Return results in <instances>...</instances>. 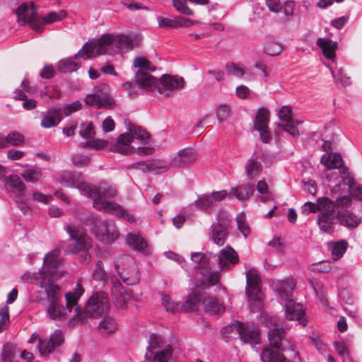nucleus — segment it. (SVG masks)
I'll use <instances>...</instances> for the list:
<instances>
[{
  "instance_id": "1",
  "label": "nucleus",
  "mask_w": 362,
  "mask_h": 362,
  "mask_svg": "<svg viewBox=\"0 0 362 362\" xmlns=\"http://www.w3.org/2000/svg\"><path fill=\"white\" fill-rule=\"evenodd\" d=\"M59 182L65 187L77 188L81 194L91 198L93 200V206L97 210L112 214L131 223L136 221L135 217L121 205L109 200L117 194L112 187L107 186L100 189L92 187L83 180L81 174L69 172L62 173Z\"/></svg>"
},
{
  "instance_id": "2",
  "label": "nucleus",
  "mask_w": 362,
  "mask_h": 362,
  "mask_svg": "<svg viewBox=\"0 0 362 362\" xmlns=\"http://www.w3.org/2000/svg\"><path fill=\"white\" fill-rule=\"evenodd\" d=\"M21 280L28 284H35L40 288L36 292L35 300L42 305L62 299V289L52 281V277L42 273L26 272L21 276Z\"/></svg>"
},
{
  "instance_id": "3",
  "label": "nucleus",
  "mask_w": 362,
  "mask_h": 362,
  "mask_svg": "<svg viewBox=\"0 0 362 362\" xmlns=\"http://www.w3.org/2000/svg\"><path fill=\"white\" fill-rule=\"evenodd\" d=\"M109 307V301L105 293H95L87 301L83 308H81L78 302L75 308V314L69 319L70 325L83 324L89 319L96 318L101 315Z\"/></svg>"
},
{
  "instance_id": "4",
  "label": "nucleus",
  "mask_w": 362,
  "mask_h": 362,
  "mask_svg": "<svg viewBox=\"0 0 362 362\" xmlns=\"http://www.w3.org/2000/svg\"><path fill=\"white\" fill-rule=\"evenodd\" d=\"M84 290L80 284H77L73 291L67 292L65 294L66 305L61 303L62 299L54 300L47 304L46 308L47 315L53 320L64 321L67 319L69 314L77 305L80 298L83 294Z\"/></svg>"
},
{
  "instance_id": "5",
  "label": "nucleus",
  "mask_w": 362,
  "mask_h": 362,
  "mask_svg": "<svg viewBox=\"0 0 362 362\" xmlns=\"http://www.w3.org/2000/svg\"><path fill=\"white\" fill-rule=\"evenodd\" d=\"M115 47L114 33L103 35L99 39H93L86 42L82 48L75 54V57H81L83 59L101 54L112 55V49Z\"/></svg>"
},
{
  "instance_id": "6",
  "label": "nucleus",
  "mask_w": 362,
  "mask_h": 362,
  "mask_svg": "<svg viewBox=\"0 0 362 362\" xmlns=\"http://www.w3.org/2000/svg\"><path fill=\"white\" fill-rule=\"evenodd\" d=\"M191 260L195 263L194 267L197 272L202 275V280L197 284L199 288L206 289L218 284L219 273L211 270L209 259L205 254L193 252L191 255Z\"/></svg>"
},
{
  "instance_id": "7",
  "label": "nucleus",
  "mask_w": 362,
  "mask_h": 362,
  "mask_svg": "<svg viewBox=\"0 0 362 362\" xmlns=\"http://www.w3.org/2000/svg\"><path fill=\"white\" fill-rule=\"evenodd\" d=\"M134 66L139 68L135 74L136 84L146 91H151L158 87V81L148 71H153L156 69L148 59L138 57L134 60Z\"/></svg>"
},
{
  "instance_id": "8",
  "label": "nucleus",
  "mask_w": 362,
  "mask_h": 362,
  "mask_svg": "<svg viewBox=\"0 0 362 362\" xmlns=\"http://www.w3.org/2000/svg\"><path fill=\"white\" fill-rule=\"evenodd\" d=\"M172 356V348L164 346L160 336L151 334L145 358L150 362H167Z\"/></svg>"
},
{
  "instance_id": "9",
  "label": "nucleus",
  "mask_w": 362,
  "mask_h": 362,
  "mask_svg": "<svg viewBox=\"0 0 362 362\" xmlns=\"http://www.w3.org/2000/svg\"><path fill=\"white\" fill-rule=\"evenodd\" d=\"M65 230L72 240L67 247V253L76 255L81 251H88L92 247L90 238L82 228L76 226L66 225Z\"/></svg>"
},
{
  "instance_id": "10",
  "label": "nucleus",
  "mask_w": 362,
  "mask_h": 362,
  "mask_svg": "<svg viewBox=\"0 0 362 362\" xmlns=\"http://www.w3.org/2000/svg\"><path fill=\"white\" fill-rule=\"evenodd\" d=\"M61 251L55 249L49 252L44 257L43 265L37 273H42L45 276L58 279L62 276L64 271L62 269V261L60 258Z\"/></svg>"
},
{
  "instance_id": "11",
  "label": "nucleus",
  "mask_w": 362,
  "mask_h": 362,
  "mask_svg": "<svg viewBox=\"0 0 362 362\" xmlns=\"http://www.w3.org/2000/svg\"><path fill=\"white\" fill-rule=\"evenodd\" d=\"M115 269L122 281L128 284H136L139 280V272L134 260L128 256L119 257L115 262Z\"/></svg>"
},
{
  "instance_id": "12",
  "label": "nucleus",
  "mask_w": 362,
  "mask_h": 362,
  "mask_svg": "<svg viewBox=\"0 0 362 362\" xmlns=\"http://www.w3.org/2000/svg\"><path fill=\"white\" fill-rule=\"evenodd\" d=\"M90 231L99 241L105 244H110L119 237L115 224L105 220L96 221Z\"/></svg>"
},
{
  "instance_id": "13",
  "label": "nucleus",
  "mask_w": 362,
  "mask_h": 362,
  "mask_svg": "<svg viewBox=\"0 0 362 362\" xmlns=\"http://www.w3.org/2000/svg\"><path fill=\"white\" fill-rule=\"evenodd\" d=\"M16 13L21 25L28 23L33 30H40L39 16L37 15L36 7L33 1L20 5L16 9Z\"/></svg>"
},
{
  "instance_id": "14",
  "label": "nucleus",
  "mask_w": 362,
  "mask_h": 362,
  "mask_svg": "<svg viewBox=\"0 0 362 362\" xmlns=\"http://www.w3.org/2000/svg\"><path fill=\"white\" fill-rule=\"evenodd\" d=\"M84 100L87 105L97 108L109 107L114 103L109 88L105 85L96 87L94 93L88 94Z\"/></svg>"
},
{
  "instance_id": "15",
  "label": "nucleus",
  "mask_w": 362,
  "mask_h": 362,
  "mask_svg": "<svg viewBox=\"0 0 362 362\" xmlns=\"http://www.w3.org/2000/svg\"><path fill=\"white\" fill-rule=\"evenodd\" d=\"M37 339L38 340L37 349L40 354L43 356H47L51 354L56 347L62 344L64 338L62 332L58 329L54 332L49 341L38 338L36 334H33L28 340V342L33 343Z\"/></svg>"
},
{
  "instance_id": "16",
  "label": "nucleus",
  "mask_w": 362,
  "mask_h": 362,
  "mask_svg": "<svg viewBox=\"0 0 362 362\" xmlns=\"http://www.w3.org/2000/svg\"><path fill=\"white\" fill-rule=\"evenodd\" d=\"M225 212L221 213L218 221L214 223L210 228L209 236L211 240L216 245L221 246L225 243L228 236V223Z\"/></svg>"
},
{
  "instance_id": "17",
  "label": "nucleus",
  "mask_w": 362,
  "mask_h": 362,
  "mask_svg": "<svg viewBox=\"0 0 362 362\" xmlns=\"http://www.w3.org/2000/svg\"><path fill=\"white\" fill-rule=\"evenodd\" d=\"M185 81L180 76L163 75L159 83H158V91L165 96H170L174 91L184 88Z\"/></svg>"
},
{
  "instance_id": "18",
  "label": "nucleus",
  "mask_w": 362,
  "mask_h": 362,
  "mask_svg": "<svg viewBox=\"0 0 362 362\" xmlns=\"http://www.w3.org/2000/svg\"><path fill=\"white\" fill-rule=\"evenodd\" d=\"M269 115V110L262 108L257 111L254 120V129L259 132L264 143H269L272 139V133L268 127Z\"/></svg>"
},
{
  "instance_id": "19",
  "label": "nucleus",
  "mask_w": 362,
  "mask_h": 362,
  "mask_svg": "<svg viewBox=\"0 0 362 362\" xmlns=\"http://www.w3.org/2000/svg\"><path fill=\"white\" fill-rule=\"evenodd\" d=\"M269 115V110L262 108L257 111L254 120V129L259 132L264 143H269L272 139V133L268 127Z\"/></svg>"
},
{
  "instance_id": "20",
  "label": "nucleus",
  "mask_w": 362,
  "mask_h": 362,
  "mask_svg": "<svg viewBox=\"0 0 362 362\" xmlns=\"http://www.w3.org/2000/svg\"><path fill=\"white\" fill-rule=\"evenodd\" d=\"M295 283L292 279L277 281L273 287L277 299L281 305L293 300V292L295 288Z\"/></svg>"
},
{
  "instance_id": "21",
  "label": "nucleus",
  "mask_w": 362,
  "mask_h": 362,
  "mask_svg": "<svg viewBox=\"0 0 362 362\" xmlns=\"http://www.w3.org/2000/svg\"><path fill=\"white\" fill-rule=\"evenodd\" d=\"M133 141V136L124 132L117 136L116 142L110 145V150L122 155H131L135 152V148L131 145Z\"/></svg>"
},
{
  "instance_id": "22",
  "label": "nucleus",
  "mask_w": 362,
  "mask_h": 362,
  "mask_svg": "<svg viewBox=\"0 0 362 362\" xmlns=\"http://www.w3.org/2000/svg\"><path fill=\"white\" fill-rule=\"evenodd\" d=\"M327 210H322L317 217V224L320 230L323 233H329L333 230L335 219V206L331 200L328 202Z\"/></svg>"
},
{
  "instance_id": "23",
  "label": "nucleus",
  "mask_w": 362,
  "mask_h": 362,
  "mask_svg": "<svg viewBox=\"0 0 362 362\" xmlns=\"http://www.w3.org/2000/svg\"><path fill=\"white\" fill-rule=\"evenodd\" d=\"M320 163L325 167V170L322 173V176L330 180L329 170L341 168L344 165V160L339 153L330 151L322 155Z\"/></svg>"
},
{
  "instance_id": "24",
  "label": "nucleus",
  "mask_w": 362,
  "mask_h": 362,
  "mask_svg": "<svg viewBox=\"0 0 362 362\" xmlns=\"http://www.w3.org/2000/svg\"><path fill=\"white\" fill-rule=\"evenodd\" d=\"M111 290L114 305L117 308H124L130 300V294L124 288L121 282L117 279H112Z\"/></svg>"
},
{
  "instance_id": "25",
  "label": "nucleus",
  "mask_w": 362,
  "mask_h": 362,
  "mask_svg": "<svg viewBox=\"0 0 362 362\" xmlns=\"http://www.w3.org/2000/svg\"><path fill=\"white\" fill-rule=\"evenodd\" d=\"M283 305L285 311L284 316L287 320H297L303 326L307 325V320L303 317L305 309L302 305L292 300Z\"/></svg>"
},
{
  "instance_id": "26",
  "label": "nucleus",
  "mask_w": 362,
  "mask_h": 362,
  "mask_svg": "<svg viewBox=\"0 0 362 362\" xmlns=\"http://www.w3.org/2000/svg\"><path fill=\"white\" fill-rule=\"evenodd\" d=\"M197 158L195 151L192 148L180 150L170 158L172 168H183L193 163Z\"/></svg>"
},
{
  "instance_id": "27",
  "label": "nucleus",
  "mask_w": 362,
  "mask_h": 362,
  "mask_svg": "<svg viewBox=\"0 0 362 362\" xmlns=\"http://www.w3.org/2000/svg\"><path fill=\"white\" fill-rule=\"evenodd\" d=\"M218 265L221 270H228L238 262L237 252L230 246L223 248L217 255Z\"/></svg>"
},
{
  "instance_id": "28",
  "label": "nucleus",
  "mask_w": 362,
  "mask_h": 362,
  "mask_svg": "<svg viewBox=\"0 0 362 362\" xmlns=\"http://www.w3.org/2000/svg\"><path fill=\"white\" fill-rule=\"evenodd\" d=\"M235 327L243 341L245 343H258L259 332L257 329L240 322H235Z\"/></svg>"
},
{
  "instance_id": "29",
  "label": "nucleus",
  "mask_w": 362,
  "mask_h": 362,
  "mask_svg": "<svg viewBox=\"0 0 362 362\" xmlns=\"http://www.w3.org/2000/svg\"><path fill=\"white\" fill-rule=\"evenodd\" d=\"M62 119V108L54 107L49 109L47 111L42 112L41 126L45 129L56 127L61 122Z\"/></svg>"
},
{
  "instance_id": "30",
  "label": "nucleus",
  "mask_w": 362,
  "mask_h": 362,
  "mask_svg": "<svg viewBox=\"0 0 362 362\" xmlns=\"http://www.w3.org/2000/svg\"><path fill=\"white\" fill-rule=\"evenodd\" d=\"M260 277L257 271L251 269L246 273V293L249 297L257 296L260 292Z\"/></svg>"
},
{
  "instance_id": "31",
  "label": "nucleus",
  "mask_w": 362,
  "mask_h": 362,
  "mask_svg": "<svg viewBox=\"0 0 362 362\" xmlns=\"http://www.w3.org/2000/svg\"><path fill=\"white\" fill-rule=\"evenodd\" d=\"M331 200L327 197H321L317 200V202H307L301 206V213L309 214L310 213L321 212L322 210H327L328 202Z\"/></svg>"
},
{
  "instance_id": "32",
  "label": "nucleus",
  "mask_w": 362,
  "mask_h": 362,
  "mask_svg": "<svg viewBox=\"0 0 362 362\" xmlns=\"http://www.w3.org/2000/svg\"><path fill=\"white\" fill-rule=\"evenodd\" d=\"M317 45L322 49L324 56L330 60H334L337 42L328 38L320 37L317 40Z\"/></svg>"
},
{
  "instance_id": "33",
  "label": "nucleus",
  "mask_w": 362,
  "mask_h": 362,
  "mask_svg": "<svg viewBox=\"0 0 362 362\" xmlns=\"http://www.w3.org/2000/svg\"><path fill=\"white\" fill-rule=\"evenodd\" d=\"M115 48L117 52H125L132 49L134 45V37L130 35L114 34Z\"/></svg>"
},
{
  "instance_id": "34",
  "label": "nucleus",
  "mask_w": 362,
  "mask_h": 362,
  "mask_svg": "<svg viewBox=\"0 0 362 362\" xmlns=\"http://www.w3.org/2000/svg\"><path fill=\"white\" fill-rule=\"evenodd\" d=\"M187 1L202 6L209 3V0H172V4L177 12L187 16H193L194 11L188 6Z\"/></svg>"
},
{
  "instance_id": "35",
  "label": "nucleus",
  "mask_w": 362,
  "mask_h": 362,
  "mask_svg": "<svg viewBox=\"0 0 362 362\" xmlns=\"http://www.w3.org/2000/svg\"><path fill=\"white\" fill-rule=\"evenodd\" d=\"M126 240L129 247L134 250L148 254L150 252L147 242L139 235L129 233L126 237Z\"/></svg>"
},
{
  "instance_id": "36",
  "label": "nucleus",
  "mask_w": 362,
  "mask_h": 362,
  "mask_svg": "<svg viewBox=\"0 0 362 362\" xmlns=\"http://www.w3.org/2000/svg\"><path fill=\"white\" fill-rule=\"evenodd\" d=\"M262 161L261 155H254L247 160L245 168L249 179H252L260 173L262 169Z\"/></svg>"
},
{
  "instance_id": "37",
  "label": "nucleus",
  "mask_w": 362,
  "mask_h": 362,
  "mask_svg": "<svg viewBox=\"0 0 362 362\" xmlns=\"http://www.w3.org/2000/svg\"><path fill=\"white\" fill-rule=\"evenodd\" d=\"M67 16V13L64 10H60L59 11L49 12L42 17H39V23L41 25L40 30H36L37 33H41L45 29V25H50L56 22L61 21L65 18Z\"/></svg>"
},
{
  "instance_id": "38",
  "label": "nucleus",
  "mask_w": 362,
  "mask_h": 362,
  "mask_svg": "<svg viewBox=\"0 0 362 362\" xmlns=\"http://www.w3.org/2000/svg\"><path fill=\"white\" fill-rule=\"evenodd\" d=\"M337 216L341 225L349 228L357 227L361 222L360 217L348 211L339 210Z\"/></svg>"
},
{
  "instance_id": "39",
  "label": "nucleus",
  "mask_w": 362,
  "mask_h": 362,
  "mask_svg": "<svg viewBox=\"0 0 362 362\" xmlns=\"http://www.w3.org/2000/svg\"><path fill=\"white\" fill-rule=\"evenodd\" d=\"M255 192L252 185H248L245 187L238 185L232 187L228 192V197L236 198L239 201H245L249 198Z\"/></svg>"
},
{
  "instance_id": "40",
  "label": "nucleus",
  "mask_w": 362,
  "mask_h": 362,
  "mask_svg": "<svg viewBox=\"0 0 362 362\" xmlns=\"http://www.w3.org/2000/svg\"><path fill=\"white\" fill-rule=\"evenodd\" d=\"M202 305L205 312L210 315L220 314L224 311L223 305L213 297H203Z\"/></svg>"
},
{
  "instance_id": "41",
  "label": "nucleus",
  "mask_w": 362,
  "mask_h": 362,
  "mask_svg": "<svg viewBox=\"0 0 362 362\" xmlns=\"http://www.w3.org/2000/svg\"><path fill=\"white\" fill-rule=\"evenodd\" d=\"M284 330L282 328H274L270 329L268 332V339L272 346L274 347L281 349V346L284 341ZM284 350V348L282 349Z\"/></svg>"
},
{
  "instance_id": "42",
  "label": "nucleus",
  "mask_w": 362,
  "mask_h": 362,
  "mask_svg": "<svg viewBox=\"0 0 362 362\" xmlns=\"http://www.w3.org/2000/svg\"><path fill=\"white\" fill-rule=\"evenodd\" d=\"M81 58V57H73L62 59L57 64V69L63 73H68L76 71L80 67V64L75 62L74 59Z\"/></svg>"
},
{
  "instance_id": "43",
  "label": "nucleus",
  "mask_w": 362,
  "mask_h": 362,
  "mask_svg": "<svg viewBox=\"0 0 362 362\" xmlns=\"http://www.w3.org/2000/svg\"><path fill=\"white\" fill-rule=\"evenodd\" d=\"M127 133H129V135H132L134 139L138 140L144 141L149 139L150 135L148 132H146L144 129H143L141 127L136 126L130 122L127 123Z\"/></svg>"
},
{
  "instance_id": "44",
  "label": "nucleus",
  "mask_w": 362,
  "mask_h": 362,
  "mask_svg": "<svg viewBox=\"0 0 362 362\" xmlns=\"http://www.w3.org/2000/svg\"><path fill=\"white\" fill-rule=\"evenodd\" d=\"M339 170L344 185H346L349 193L353 194V192L356 189V187H359L360 186H357L356 185L354 178L351 176L346 167L343 166Z\"/></svg>"
},
{
  "instance_id": "45",
  "label": "nucleus",
  "mask_w": 362,
  "mask_h": 362,
  "mask_svg": "<svg viewBox=\"0 0 362 362\" xmlns=\"http://www.w3.org/2000/svg\"><path fill=\"white\" fill-rule=\"evenodd\" d=\"M347 245L348 244L345 240L331 243L329 248L332 252V259L334 260L340 259L346 252Z\"/></svg>"
},
{
  "instance_id": "46",
  "label": "nucleus",
  "mask_w": 362,
  "mask_h": 362,
  "mask_svg": "<svg viewBox=\"0 0 362 362\" xmlns=\"http://www.w3.org/2000/svg\"><path fill=\"white\" fill-rule=\"evenodd\" d=\"M225 69L229 75L236 78H243L246 74L245 66L238 63L228 62L226 64Z\"/></svg>"
},
{
  "instance_id": "47",
  "label": "nucleus",
  "mask_w": 362,
  "mask_h": 362,
  "mask_svg": "<svg viewBox=\"0 0 362 362\" xmlns=\"http://www.w3.org/2000/svg\"><path fill=\"white\" fill-rule=\"evenodd\" d=\"M150 161V170L156 173L168 171L171 167L170 160L169 162L160 160H149Z\"/></svg>"
},
{
  "instance_id": "48",
  "label": "nucleus",
  "mask_w": 362,
  "mask_h": 362,
  "mask_svg": "<svg viewBox=\"0 0 362 362\" xmlns=\"http://www.w3.org/2000/svg\"><path fill=\"white\" fill-rule=\"evenodd\" d=\"M283 50V45L276 41H269L264 45V52L269 56L274 57L279 55Z\"/></svg>"
},
{
  "instance_id": "49",
  "label": "nucleus",
  "mask_w": 362,
  "mask_h": 362,
  "mask_svg": "<svg viewBox=\"0 0 362 362\" xmlns=\"http://www.w3.org/2000/svg\"><path fill=\"white\" fill-rule=\"evenodd\" d=\"M99 328L105 334H111L117 329V324L110 317H104L99 324Z\"/></svg>"
},
{
  "instance_id": "50",
  "label": "nucleus",
  "mask_w": 362,
  "mask_h": 362,
  "mask_svg": "<svg viewBox=\"0 0 362 362\" xmlns=\"http://www.w3.org/2000/svg\"><path fill=\"white\" fill-rule=\"evenodd\" d=\"M6 147L8 146H21L24 143V136L17 132H11L4 136Z\"/></svg>"
},
{
  "instance_id": "51",
  "label": "nucleus",
  "mask_w": 362,
  "mask_h": 362,
  "mask_svg": "<svg viewBox=\"0 0 362 362\" xmlns=\"http://www.w3.org/2000/svg\"><path fill=\"white\" fill-rule=\"evenodd\" d=\"M162 304L168 313L175 314L179 311V304L168 295H163Z\"/></svg>"
},
{
  "instance_id": "52",
  "label": "nucleus",
  "mask_w": 362,
  "mask_h": 362,
  "mask_svg": "<svg viewBox=\"0 0 362 362\" xmlns=\"http://www.w3.org/2000/svg\"><path fill=\"white\" fill-rule=\"evenodd\" d=\"M196 206L201 210H208L214 205L211 194H202L195 202Z\"/></svg>"
},
{
  "instance_id": "53",
  "label": "nucleus",
  "mask_w": 362,
  "mask_h": 362,
  "mask_svg": "<svg viewBox=\"0 0 362 362\" xmlns=\"http://www.w3.org/2000/svg\"><path fill=\"white\" fill-rule=\"evenodd\" d=\"M203 297L197 295H194L188 298L183 305V308L185 311H195L199 309V303H202Z\"/></svg>"
},
{
  "instance_id": "54",
  "label": "nucleus",
  "mask_w": 362,
  "mask_h": 362,
  "mask_svg": "<svg viewBox=\"0 0 362 362\" xmlns=\"http://www.w3.org/2000/svg\"><path fill=\"white\" fill-rule=\"evenodd\" d=\"M14 99L25 100L23 106L25 110H33L36 107L35 100L33 99H27L26 95L22 90H16L14 95Z\"/></svg>"
},
{
  "instance_id": "55",
  "label": "nucleus",
  "mask_w": 362,
  "mask_h": 362,
  "mask_svg": "<svg viewBox=\"0 0 362 362\" xmlns=\"http://www.w3.org/2000/svg\"><path fill=\"white\" fill-rule=\"evenodd\" d=\"M238 230L246 238L250 233V228L246 222L245 215L243 212L239 214L236 217Z\"/></svg>"
},
{
  "instance_id": "56",
  "label": "nucleus",
  "mask_w": 362,
  "mask_h": 362,
  "mask_svg": "<svg viewBox=\"0 0 362 362\" xmlns=\"http://www.w3.org/2000/svg\"><path fill=\"white\" fill-rule=\"evenodd\" d=\"M325 65L330 69L333 78L337 81H339L343 86H346L351 84L350 77L346 76L341 68L339 69L337 74H335L332 68H330L327 64Z\"/></svg>"
},
{
  "instance_id": "57",
  "label": "nucleus",
  "mask_w": 362,
  "mask_h": 362,
  "mask_svg": "<svg viewBox=\"0 0 362 362\" xmlns=\"http://www.w3.org/2000/svg\"><path fill=\"white\" fill-rule=\"evenodd\" d=\"M230 107L226 104L218 105L216 108V115L218 122H223L229 116Z\"/></svg>"
},
{
  "instance_id": "58",
  "label": "nucleus",
  "mask_w": 362,
  "mask_h": 362,
  "mask_svg": "<svg viewBox=\"0 0 362 362\" xmlns=\"http://www.w3.org/2000/svg\"><path fill=\"white\" fill-rule=\"evenodd\" d=\"M300 121L294 122L293 119L290 122H287L286 123H282L280 124V127L286 132H288L290 135L293 137H297L299 136L300 133L297 127H296V124H300Z\"/></svg>"
},
{
  "instance_id": "59",
  "label": "nucleus",
  "mask_w": 362,
  "mask_h": 362,
  "mask_svg": "<svg viewBox=\"0 0 362 362\" xmlns=\"http://www.w3.org/2000/svg\"><path fill=\"white\" fill-rule=\"evenodd\" d=\"M351 194L349 193V195L339 197L336 199V202L335 203L334 202V204L337 211L339 210L346 211V209H347L351 204Z\"/></svg>"
},
{
  "instance_id": "60",
  "label": "nucleus",
  "mask_w": 362,
  "mask_h": 362,
  "mask_svg": "<svg viewBox=\"0 0 362 362\" xmlns=\"http://www.w3.org/2000/svg\"><path fill=\"white\" fill-rule=\"evenodd\" d=\"M21 175L26 181L35 182L42 177V173L38 170L28 169L24 170Z\"/></svg>"
},
{
  "instance_id": "61",
  "label": "nucleus",
  "mask_w": 362,
  "mask_h": 362,
  "mask_svg": "<svg viewBox=\"0 0 362 362\" xmlns=\"http://www.w3.org/2000/svg\"><path fill=\"white\" fill-rule=\"evenodd\" d=\"M108 142L107 140L105 139H90L88 141H86L84 144L83 147L85 148H89L94 150H100L106 146H107Z\"/></svg>"
},
{
  "instance_id": "62",
  "label": "nucleus",
  "mask_w": 362,
  "mask_h": 362,
  "mask_svg": "<svg viewBox=\"0 0 362 362\" xmlns=\"http://www.w3.org/2000/svg\"><path fill=\"white\" fill-rule=\"evenodd\" d=\"M8 322V308L6 305H0V332L6 329Z\"/></svg>"
},
{
  "instance_id": "63",
  "label": "nucleus",
  "mask_w": 362,
  "mask_h": 362,
  "mask_svg": "<svg viewBox=\"0 0 362 362\" xmlns=\"http://www.w3.org/2000/svg\"><path fill=\"white\" fill-rule=\"evenodd\" d=\"M334 348L339 356L341 357L343 362H350L351 358L349 353L344 343H334Z\"/></svg>"
},
{
  "instance_id": "64",
  "label": "nucleus",
  "mask_w": 362,
  "mask_h": 362,
  "mask_svg": "<svg viewBox=\"0 0 362 362\" xmlns=\"http://www.w3.org/2000/svg\"><path fill=\"white\" fill-rule=\"evenodd\" d=\"M8 184L11 187H13L18 192L23 191L25 186L23 182L18 175H10L8 178Z\"/></svg>"
}]
</instances>
